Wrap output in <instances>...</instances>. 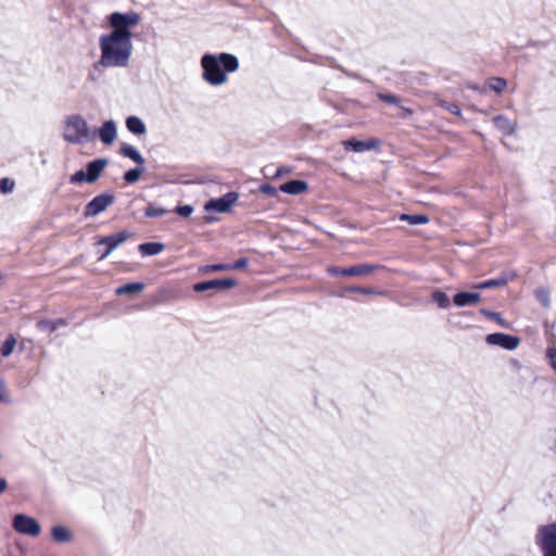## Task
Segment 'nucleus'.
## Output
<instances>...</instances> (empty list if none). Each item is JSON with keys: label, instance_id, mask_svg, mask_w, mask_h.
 <instances>
[{"label": "nucleus", "instance_id": "5701e85b", "mask_svg": "<svg viewBox=\"0 0 556 556\" xmlns=\"http://www.w3.org/2000/svg\"><path fill=\"white\" fill-rule=\"evenodd\" d=\"M164 244L161 242H147L139 245V251L143 256H152L161 253Z\"/></svg>", "mask_w": 556, "mask_h": 556}, {"label": "nucleus", "instance_id": "4be33fe9", "mask_svg": "<svg viewBox=\"0 0 556 556\" xmlns=\"http://www.w3.org/2000/svg\"><path fill=\"white\" fill-rule=\"evenodd\" d=\"M127 238L128 233L126 231H121L112 236H106V256Z\"/></svg>", "mask_w": 556, "mask_h": 556}, {"label": "nucleus", "instance_id": "dca6fc26", "mask_svg": "<svg viewBox=\"0 0 556 556\" xmlns=\"http://www.w3.org/2000/svg\"><path fill=\"white\" fill-rule=\"evenodd\" d=\"M494 126L504 135H513L516 130V123L504 115H497L493 118Z\"/></svg>", "mask_w": 556, "mask_h": 556}, {"label": "nucleus", "instance_id": "473e14b6", "mask_svg": "<svg viewBox=\"0 0 556 556\" xmlns=\"http://www.w3.org/2000/svg\"><path fill=\"white\" fill-rule=\"evenodd\" d=\"M144 213H146L147 217L154 218V217H161V216L165 215L167 213V211L163 207H156L153 204H150L146 208Z\"/></svg>", "mask_w": 556, "mask_h": 556}, {"label": "nucleus", "instance_id": "1a4fd4ad", "mask_svg": "<svg viewBox=\"0 0 556 556\" xmlns=\"http://www.w3.org/2000/svg\"><path fill=\"white\" fill-rule=\"evenodd\" d=\"M485 342L490 345H497L505 350L513 351L518 348L520 340L517 337L496 332L488 334L485 338Z\"/></svg>", "mask_w": 556, "mask_h": 556}, {"label": "nucleus", "instance_id": "f03ea898", "mask_svg": "<svg viewBox=\"0 0 556 556\" xmlns=\"http://www.w3.org/2000/svg\"><path fill=\"white\" fill-rule=\"evenodd\" d=\"M62 137L70 143L83 144L93 140L94 134L83 116L73 114L64 119Z\"/></svg>", "mask_w": 556, "mask_h": 556}, {"label": "nucleus", "instance_id": "b1692460", "mask_svg": "<svg viewBox=\"0 0 556 556\" xmlns=\"http://www.w3.org/2000/svg\"><path fill=\"white\" fill-rule=\"evenodd\" d=\"M126 126L135 135H143L146 132L144 123L137 116H129L126 119Z\"/></svg>", "mask_w": 556, "mask_h": 556}, {"label": "nucleus", "instance_id": "79ce46f5", "mask_svg": "<svg viewBox=\"0 0 556 556\" xmlns=\"http://www.w3.org/2000/svg\"><path fill=\"white\" fill-rule=\"evenodd\" d=\"M92 132L94 134V138L98 137L100 139V141L104 143V137H105L104 124H102L96 130H92Z\"/></svg>", "mask_w": 556, "mask_h": 556}, {"label": "nucleus", "instance_id": "6ab92c4d", "mask_svg": "<svg viewBox=\"0 0 556 556\" xmlns=\"http://www.w3.org/2000/svg\"><path fill=\"white\" fill-rule=\"evenodd\" d=\"M121 154L125 157L132 160L137 165H143L144 159L141 153L131 144L123 143L121 147Z\"/></svg>", "mask_w": 556, "mask_h": 556}, {"label": "nucleus", "instance_id": "aec40b11", "mask_svg": "<svg viewBox=\"0 0 556 556\" xmlns=\"http://www.w3.org/2000/svg\"><path fill=\"white\" fill-rule=\"evenodd\" d=\"M65 325H66V321L63 318H58V319H54V320L40 319V320L37 321L36 327L40 331H45V332L51 333V332L55 331L58 328H60L62 326H65Z\"/></svg>", "mask_w": 556, "mask_h": 556}, {"label": "nucleus", "instance_id": "bb28decb", "mask_svg": "<svg viewBox=\"0 0 556 556\" xmlns=\"http://www.w3.org/2000/svg\"><path fill=\"white\" fill-rule=\"evenodd\" d=\"M486 86L490 90H493L496 93H501L506 89L507 81L502 77H492L488 79Z\"/></svg>", "mask_w": 556, "mask_h": 556}, {"label": "nucleus", "instance_id": "7ed1b4c3", "mask_svg": "<svg viewBox=\"0 0 556 556\" xmlns=\"http://www.w3.org/2000/svg\"><path fill=\"white\" fill-rule=\"evenodd\" d=\"M140 21V15L134 11L112 13L109 18L112 30L106 38L131 40V28L136 27Z\"/></svg>", "mask_w": 556, "mask_h": 556}, {"label": "nucleus", "instance_id": "37998d69", "mask_svg": "<svg viewBox=\"0 0 556 556\" xmlns=\"http://www.w3.org/2000/svg\"><path fill=\"white\" fill-rule=\"evenodd\" d=\"M210 270L213 271H224L230 270L229 264H215L208 267Z\"/></svg>", "mask_w": 556, "mask_h": 556}, {"label": "nucleus", "instance_id": "c9c22d12", "mask_svg": "<svg viewBox=\"0 0 556 556\" xmlns=\"http://www.w3.org/2000/svg\"><path fill=\"white\" fill-rule=\"evenodd\" d=\"M377 97L380 100H382L387 103H390V104L399 105L401 103V99L394 94L378 92Z\"/></svg>", "mask_w": 556, "mask_h": 556}, {"label": "nucleus", "instance_id": "ddd939ff", "mask_svg": "<svg viewBox=\"0 0 556 556\" xmlns=\"http://www.w3.org/2000/svg\"><path fill=\"white\" fill-rule=\"evenodd\" d=\"M481 300V294L477 292H458L453 298V303L457 307L470 306Z\"/></svg>", "mask_w": 556, "mask_h": 556}, {"label": "nucleus", "instance_id": "f8f14e48", "mask_svg": "<svg viewBox=\"0 0 556 556\" xmlns=\"http://www.w3.org/2000/svg\"><path fill=\"white\" fill-rule=\"evenodd\" d=\"M376 266L369 264H361L348 268L330 267L328 273L330 275H344V276H365L370 274Z\"/></svg>", "mask_w": 556, "mask_h": 556}, {"label": "nucleus", "instance_id": "58836bf2", "mask_svg": "<svg viewBox=\"0 0 556 556\" xmlns=\"http://www.w3.org/2000/svg\"><path fill=\"white\" fill-rule=\"evenodd\" d=\"M260 191L266 195L276 197L277 195V189L273 187L271 185H262L260 187Z\"/></svg>", "mask_w": 556, "mask_h": 556}, {"label": "nucleus", "instance_id": "f704fd0d", "mask_svg": "<svg viewBox=\"0 0 556 556\" xmlns=\"http://www.w3.org/2000/svg\"><path fill=\"white\" fill-rule=\"evenodd\" d=\"M14 181L8 177H3L0 179V192L1 193H9L12 192L14 189Z\"/></svg>", "mask_w": 556, "mask_h": 556}, {"label": "nucleus", "instance_id": "39448f33", "mask_svg": "<svg viewBox=\"0 0 556 556\" xmlns=\"http://www.w3.org/2000/svg\"><path fill=\"white\" fill-rule=\"evenodd\" d=\"M535 544L543 556H556V523L539 527L535 534Z\"/></svg>", "mask_w": 556, "mask_h": 556}, {"label": "nucleus", "instance_id": "4c0bfd02", "mask_svg": "<svg viewBox=\"0 0 556 556\" xmlns=\"http://www.w3.org/2000/svg\"><path fill=\"white\" fill-rule=\"evenodd\" d=\"M176 213L182 217H188L193 213V206L182 205L176 208Z\"/></svg>", "mask_w": 556, "mask_h": 556}, {"label": "nucleus", "instance_id": "cd10ccee", "mask_svg": "<svg viewBox=\"0 0 556 556\" xmlns=\"http://www.w3.org/2000/svg\"><path fill=\"white\" fill-rule=\"evenodd\" d=\"M144 170L143 165H138L136 168L127 170L124 175V179L127 184H135L140 179Z\"/></svg>", "mask_w": 556, "mask_h": 556}, {"label": "nucleus", "instance_id": "c756f323", "mask_svg": "<svg viewBox=\"0 0 556 556\" xmlns=\"http://www.w3.org/2000/svg\"><path fill=\"white\" fill-rule=\"evenodd\" d=\"M480 313H481L483 316H485V317H488V318H491V319L495 320L500 326H502V327H504V328H508V327H509L508 323H506V321L502 318L501 314H498V313L492 312V311H490V309H488V308H481V309H480Z\"/></svg>", "mask_w": 556, "mask_h": 556}, {"label": "nucleus", "instance_id": "4468645a", "mask_svg": "<svg viewBox=\"0 0 556 556\" xmlns=\"http://www.w3.org/2000/svg\"><path fill=\"white\" fill-rule=\"evenodd\" d=\"M51 536L56 543H70L74 538L72 531L67 527L61 525L54 526L51 529Z\"/></svg>", "mask_w": 556, "mask_h": 556}, {"label": "nucleus", "instance_id": "6e6552de", "mask_svg": "<svg viewBox=\"0 0 556 556\" xmlns=\"http://www.w3.org/2000/svg\"><path fill=\"white\" fill-rule=\"evenodd\" d=\"M239 194L237 192H228L220 198L211 199L204 205L205 211H215L218 213H227L231 210L232 205L238 201Z\"/></svg>", "mask_w": 556, "mask_h": 556}, {"label": "nucleus", "instance_id": "412c9836", "mask_svg": "<svg viewBox=\"0 0 556 556\" xmlns=\"http://www.w3.org/2000/svg\"><path fill=\"white\" fill-rule=\"evenodd\" d=\"M345 149H350L354 152H365L375 147V143L371 141H361L356 139L346 140L343 142Z\"/></svg>", "mask_w": 556, "mask_h": 556}, {"label": "nucleus", "instance_id": "8fccbe9b", "mask_svg": "<svg viewBox=\"0 0 556 556\" xmlns=\"http://www.w3.org/2000/svg\"><path fill=\"white\" fill-rule=\"evenodd\" d=\"M104 258V253L99 256V260Z\"/></svg>", "mask_w": 556, "mask_h": 556}, {"label": "nucleus", "instance_id": "49530a36", "mask_svg": "<svg viewBox=\"0 0 556 556\" xmlns=\"http://www.w3.org/2000/svg\"><path fill=\"white\" fill-rule=\"evenodd\" d=\"M114 201V197L111 195V194H108L106 193V206H109L110 204H112Z\"/></svg>", "mask_w": 556, "mask_h": 556}, {"label": "nucleus", "instance_id": "3c124183", "mask_svg": "<svg viewBox=\"0 0 556 556\" xmlns=\"http://www.w3.org/2000/svg\"><path fill=\"white\" fill-rule=\"evenodd\" d=\"M2 278V276L0 275V279Z\"/></svg>", "mask_w": 556, "mask_h": 556}, {"label": "nucleus", "instance_id": "a19ab883", "mask_svg": "<svg viewBox=\"0 0 556 556\" xmlns=\"http://www.w3.org/2000/svg\"><path fill=\"white\" fill-rule=\"evenodd\" d=\"M0 402L10 403L11 399L3 384H0Z\"/></svg>", "mask_w": 556, "mask_h": 556}, {"label": "nucleus", "instance_id": "ea45409f", "mask_svg": "<svg viewBox=\"0 0 556 556\" xmlns=\"http://www.w3.org/2000/svg\"><path fill=\"white\" fill-rule=\"evenodd\" d=\"M247 265H248V260L243 257V258H239L233 264H229V267H230V270H232V269H242Z\"/></svg>", "mask_w": 556, "mask_h": 556}, {"label": "nucleus", "instance_id": "a18cd8bd", "mask_svg": "<svg viewBox=\"0 0 556 556\" xmlns=\"http://www.w3.org/2000/svg\"><path fill=\"white\" fill-rule=\"evenodd\" d=\"M8 488V482L4 478H0V494Z\"/></svg>", "mask_w": 556, "mask_h": 556}, {"label": "nucleus", "instance_id": "2eb2a0df", "mask_svg": "<svg viewBox=\"0 0 556 556\" xmlns=\"http://www.w3.org/2000/svg\"><path fill=\"white\" fill-rule=\"evenodd\" d=\"M307 188H308V185L304 180L295 179V180H290V181L282 184L279 187V190L282 191L283 193H288V194H300V193L306 191Z\"/></svg>", "mask_w": 556, "mask_h": 556}, {"label": "nucleus", "instance_id": "9b49d317", "mask_svg": "<svg viewBox=\"0 0 556 556\" xmlns=\"http://www.w3.org/2000/svg\"><path fill=\"white\" fill-rule=\"evenodd\" d=\"M99 47L101 50L100 60L94 63L93 67L90 70L88 75V84L100 85L103 75V66H104V34L99 37Z\"/></svg>", "mask_w": 556, "mask_h": 556}, {"label": "nucleus", "instance_id": "a211bd4d", "mask_svg": "<svg viewBox=\"0 0 556 556\" xmlns=\"http://www.w3.org/2000/svg\"><path fill=\"white\" fill-rule=\"evenodd\" d=\"M514 275L503 274L497 278L489 279L475 286L476 289H491L505 286L508 281L514 279Z\"/></svg>", "mask_w": 556, "mask_h": 556}, {"label": "nucleus", "instance_id": "a878e982", "mask_svg": "<svg viewBox=\"0 0 556 556\" xmlns=\"http://www.w3.org/2000/svg\"><path fill=\"white\" fill-rule=\"evenodd\" d=\"M431 299L440 308L446 309L451 305L448 295L441 290H434Z\"/></svg>", "mask_w": 556, "mask_h": 556}, {"label": "nucleus", "instance_id": "f257e3e1", "mask_svg": "<svg viewBox=\"0 0 556 556\" xmlns=\"http://www.w3.org/2000/svg\"><path fill=\"white\" fill-rule=\"evenodd\" d=\"M202 79L211 86L217 87L228 81V74L239 70V60L235 54L205 53L200 61Z\"/></svg>", "mask_w": 556, "mask_h": 556}, {"label": "nucleus", "instance_id": "72a5a7b5", "mask_svg": "<svg viewBox=\"0 0 556 556\" xmlns=\"http://www.w3.org/2000/svg\"><path fill=\"white\" fill-rule=\"evenodd\" d=\"M535 298L544 307L549 306V293L546 289H538L535 291Z\"/></svg>", "mask_w": 556, "mask_h": 556}, {"label": "nucleus", "instance_id": "393cba45", "mask_svg": "<svg viewBox=\"0 0 556 556\" xmlns=\"http://www.w3.org/2000/svg\"><path fill=\"white\" fill-rule=\"evenodd\" d=\"M144 289V285L142 282H130L124 286H121L116 289V294H138Z\"/></svg>", "mask_w": 556, "mask_h": 556}, {"label": "nucleus", "instance_id": "c85d7f7f", "mask_svg": "<svg viewBox=\"0 0 556 556\" xmlns=\"http://www.w3.org/2000/svg\"><path fill=\"white\" fill-rule=\"evenodd\" d=\"M400 219L408 222L410 225H424L429 222V217L427 215L402 214Z\"/></svg>", "mask_w": 556, "mask_h": 556}, {"label": "nucleus", "instance_id": "0eeeda50", "mask_svg": "<svg viewBox=\"0 0 556 556\" xmlns=\"http://www.w3.org/2000/svg\"><path fill=\"white\" fill-rule=\"evenodd\" d=\"M104 169V159H97L90 163H88L86 170L81 169L76 172L71 177L72 184H80V182H94L101 172Z\"/></svg>", "mask_w": 556, "mask_h": 556}, {"label": "nucleus", "instance_id": "9d476101", "mask_svg": "<svg viewBox=\"0 0 556 556\" xmlns=\"http://www.w3.org/2000/svg\"><path fill=\"white\" fill-rule=\"evenodd\" d=\"M237 285L236 280L230 278L225 279H213L207 281H202L199 283H195L193 286V290L195 292H204L208 290H224V289H230Z\"/></svg>", "mask_w": 556, "mask_h": 556}, {"label": "nucleus", "instance_id": "2f4dec72", "mask_svg": "<svg viewBox=\"0 0 556 556\" xmlns=\"http://www.w3.org/2000/svg\"><path fill=\"white\" fill-rule=\"evenodd\" d=\"M349 292H357L362 294H375V295H383V291H379L374 288H364V287H350L346 289Z\"/></svg>", "mask_w": 556, "mask_h": 556}, {"label": "nucleus", "instance_id": "de8ad7c7", "mask_svg": "<svg viewBox=\"0 0 556 556\" xmlns=\"http://www.w3.org/2000/svg\"><path fill=\"white\" fill-rule=\"evenodd\" d=\"M288 170H285L283 168H278L276 176H281L283 173H287Z\"/></svg>", "mask_w": 556, "mask_h": 556}, {"label": "nucleus", "instance_id": "20e7f679", "mask_svg": "<svg viewBox=\"0 0 556 556\" xmlns=\"http://www.w3.org/2000/svg\"><path fill=\"white\" fill-rule=\"evenodd\" d=\"M131 40L106 38V67H125L132 53Z\"/></svg>", "mask_w": 556, "mask_h": 556}, {"label": "nucleus", "instance_id": "f3484780", "mask_svg": "<svg viewBox=\"0 0 556 556\" xmlns=\"http://www.w3.org/2000/svg\"><path fill=\"white\" fill-rule=\"evenodd\" d=\"M104 211V193L98 194L85 207L84 215L86 217L94 216Z\"/></svg>", "mask_w": 556, "mask_h": 556}, {"label": "nucleus", "instance_id": "7c9ffc66", "mask_svg": "<svg viewBox=\"0 0 556 556\" xmlns=\"http://www.w3.org/2000/svg\"><path fill=\"white\" fill-rule=\"evenodd\" d=\"M15 344H16V339L14 338V336L10 334L5 339L2 349H0L1 355L4 357H8L9 355H11L14 350Z\"/></svg>", "mask_w": 556, "mask_h": 556}, {"label": "nucleus", "instance_id": "09e8293b", "mask_svg": "<svg viewBox=\"0 0 556 556\" xmlns=\"http://www.w3.org/2000/svg\"><path fill=\"white\" fill-rule=\"evenodd\" d=\"M97 244L102 245L104 244V237H101L98 239Z\"/></svg>", "mask_w": 556, "mask_h": 556}, {"label": "nucleus", "instance_id": "e433bc0d", "mask_svg": "<svg viewBox=\"0 0 556 556\" xmlns=\"http://www.w3.org/2000/svg\"><path fill=\"white\" fill-rule=\"evenodd\" d=\"M115 137V124L106 121V144L110 143Z\"/></svg>", "mask_w": 556, "mask_h": 556}, {"label": "nucleus", "instance_id": "423d86ee", "mask_svg": "<svg viewBox=\"0 0 556 556\" xmlns=\"http://www.w3.org/2000/svg\"><path fill=\"white\" fill-rule=\"evenodd\" d=\"M13 529L21 534L37 536L41 532V526L34 517L25 514H16L12 520Z\"/></svg>", "mask_w": 556, "mask_h": 556}, {"label": "nucleus", "instance_id": "c03bdc74", "mask_svg": "<svg viewBox=\"0 0 556 556\" xmlns=\"http://www.w3.org/2000/svg\"><path fill=\"white\" fill-rule=\"evenodd\" d=\"M446 109H447L451 113H453V114H455V115H459V114H460V110H459V108H458L457 105H455V104H450V105H447V106H446Z\"/></svg>", "mask_w": 556, "mask_h": 556}]
</instances>
